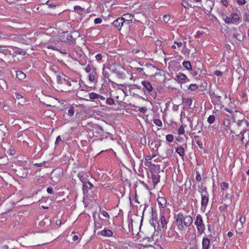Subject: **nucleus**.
Here are the masks:
<instances>
[{"mask_svg":"<svg viewBox=\"0 0 249 249\" xmlns=\"http://www.w3.org/2000/svg\"><path fill=\"white\" fill-rule=\"evenodd\" d=\"M101 235L104 236L111 237L113 235V232L109 230L105 229L101 231Z\"/></svg>","mask_w":249,"mask_h":249,"instance_id":"nucleus-23","label":"nucleus"},{"mask_svg":"<svg viewBox=\"0 0 249 249\" xmlns=\"http://www.w3.org/2000/svg\"><path fill=\"white\" fill-rule=\"evenodd\" d=\"M16 77L19 80H22L25 78L26 75L22 71H18L16 72Z\"/></svg>","mask_w":249,"mask_h":249,"instance_id":"nucleus-28","label":"nucleus"},{"mask_svg":"<svg viewBox=\"0 0 249 249\" xmlns=\"http://www.w3.org/2000/svg\"><path fill=\"white\" fill-rule=\"evenodd\" d=\"M133 18V17L132 15L127 13L124 14L123 17L121 18H123V20H124V23H125V21H132Z\"/></svg>","mask_w":249,"mask_h":249,"instance_id":"nucleus-27","label":"nucleus"},{"mask_svg":"<svg viewBox=\"0 0 249 249\" xmlns=\"http://www.w3.org/2000/svg\"><path fill=\"white\" fill-rule=\"evenodd\" d=\"M210 245V239L206 237H203L202 241V249H209Z\"/></svg>","mask_w":249,"mask_h":249,"instance_id":"nucleus-17","label":"nucleus"},{"mask_svg":"<svg viewBox=\"0 0 249 249\" xmlns=\"http://www.w3.org/2000/svg\"><path fill=\"white\" fill-rule=\"evenodd\" d=\"M74 11L76 12L79 13L80 12H84L85 9L81 7L80 6L75 5L74 6Z\"/></svg>","mask_w":249,"mask_h":249,"instance_id":"nucleus-41","label":"nucleus"},{"mask_svg":"<svg viewBox=\"0 0 249 249\" xmlns=\"http://www.w3.org/2000/svg\"><path fill=\"white\" fill-rule=\"evenodd\" d=\"M9 48L12 49V50L13 51V54H14L15 56L18 55V54L24 55H25V54L26 53L25 51H24L22 49L17 48V47L10 46Z\"/></svg>","mask_w":249,"mask_h":249,"instance_id":"nucleus-16","label":"nucleus"},{"mask_svg":"<svg viewBox=\"0 0 249 249\" xmlns=\"http://www.w3.org/2000/svg\"><path fill=\"white\" fill-rule=\"evenodd\" d=\"M175 80L180 84H184L190 81V79L184 73L179 72L176 75Z\"/></svg>","mask_w":249,"mask_h":249,"instance_id":"nucleus-10","label":"nucleus"},{"mask_svg":"<svg viewBox=\"0 0 249 249\" xmlns=\"http://www.w3.org/2000/svg\"><path fill=\"white\" fill-rule=\"evenodd\" d=\"M15 97L17 99H19L23 98L22 96L18 92H15Z\"/></svg>","mask_w":249,"mask_h":249,"instance_id":"nucleus-63","label":"nucleus"},{"mask_svg":"<svg viewBox=\"0 0 249 249\" xmlns=\"http://www.w3.org/2000/svg\"><path fill=\"white\" fill-rule=\"evenodd\" d=\"M51 224V221L48 219L46 218L43 219L39 223V226L40 227H43L44 228H46L48 226H50Z\"/></svg>","mask_w":249,"mask_h":249,"instance_id":"nucleus-18","label":"nucleus"},{"mask_svg":"<svg viewBox=\"0 0 249 249\" xmlns=\"http://www.w3.org/2000/svg\"><path fill=\"white\" fill-rule=\"evenodd\" d=\"M47 192L48 193H49L50 194H53V193H54L53 189L51 186H50V187L47 188Z\"/></svg>","mask_w":249,"mask_h":249,"instance_id":"nucleus-61","label":"nucleus"},{"mask_svg":"<svg viewBox=\"0 0 249 249\" xmlns=\"http://www.w3.org/2000/svg\"><path fill=\"white\" fill-rule=\"evenodd\" d=\"M176 151L178 153V154L181 157H183L185 155V151L184 147L183 145L179 146L176 148Z\"/></svg>","mask_w":249,"mask_h":249,"instance_id":"nucleus-22","label":"nucleus"},{"mask_svg":"<svg viewBox=\"0 0 249 249\" xmlns=\"http://www.w3.org/2000/svg\"><path fill=\"white\" fill-rule=\"evenodd\" d=\"M67 40L71 44H75L76 43L75 39L72 37V36L71 35H68L67 36Z\"/></svg>","mask_w":249,"mask_h":249,"instance_id":"nucleus-35","label":"nucleus"},{"mask_svg":"<svg viewBox=\"0 0 249 249\" xmlns=\"http://www.w3.org/2000/svg\"><path fill=\"white\" fill-rule=\"evenodd\" d=\"M139 111L142 113H144L147 111V108L146 107H141L139 108Z\"/></svg>","mask_w":249,"mask_h":249,"instance_id":"nucleus-60","label":"nucleus"},{"mask_svg":"<svg viewBox=\"0 0 249 249\" xmlns=\"http://www.w3.org/2000/svg\"><path fill=\"white\" fill-rule=\"evenodd\" d=\"M95 70V68L90 64H88L85 68V71L87 73H89Z\"/></svg>","mask_w":249,"mask_h":249,"instance_id":"nucleus-32","label":"nucleus"},{"mask_svg":"<svg viewBox=\"0 0 249 249\" xmlns=\"http://www.w3.org/2000/svg\"><path fill=\"white\" fill-rule=\"evenodd\" d=\"M157 201L159 205L164 208L166 206V199L164 197H158Z\"/></svg>","mask_w":249,"mask_h":249,"instance_id":"nucleus-21","label":"nucleus"},{"mask_svg":"<svg viewBox=\"0 0 249 249\" xmlns=\"http://www.w3.org/2000/svg\"><path fill=\"white\" fill-rule=\"evenodd\" d=\"M74 108L73 107H71L68 110V114L69 116L71 117L74 115Z\"/></svg>","mask_w":249,"mask_h":249,"instance_id":"nucleus-44","label":"nucleus"},{"mask_svg":"<svg viewBox=\"0 0 249 249\" xmlns=\"http://www.w3.org/2000/svg\"><path fill=\"white\" fill-rule=\"evenodd\" d=\"M102 22V19L100 18H95L94 20V23L95 24L101 23Z\"/></svg>","mask_w":249,"mask_h":249,"instance_id":"nucleus-53","label":"nucleus"},{"mask_svg":"<svg viewBox=\"0 0 249 249\" xmlns=\"http://www.w3.org/2000/svg\"><path fill=\"white\" fill-rule=\"evenodd\" d=\"M213 74L217 76H221L223 74V72L219 70H215L213 72Z\"/></svg>","mask_w":249,"mask_h":249,"instance_id":"nucleus-54","label":"nucleus"},{"mask_svg":"<svg viewBox=\"0 0 249 249\" xmlns=\"http://www.w3.org/2000/svg\"><path fill=\"white\" fill-rule=\"evenodd\" d=\"M105 103L109 105H112L115 104V102L112 98H107L105 100Z\"/></svg>","mask_w":249,"mask_h":249,"instance_id":"nucleus-42","label":"nucleus"},{"mask_svg":"<svg viewBox=\"0 0 249 249\" xmlns=\"http://www.w3.org/2000/svg\"><path fill=\"white\" fill-rule=\"evenodd\" d=\"M160 224L163 228H166L167 221L163 215V213L160 214Z\"/></svg>","mask_w":249,"mask_h":249,"instance_id":"nucleus-25","label":"nucleus"},{"mask_svg":"<svg viewBox=\"0 0 249 249\" xmlns=\"http://www.w3.org/2000/svg\"><path fill=\"white\" fill-rule=\"evenodd\" d=\"M237 4L239 5H243L247 2L246 0H236Z\"/></svg>","mask_w":249,"mask_h":249,"instance_id":"nucleus-52","label":"nucleus"},{"mask_svg":"<svg viewBox=\"0 0 249 249\" xmlns=\"http://www.w3.org/2000/svg\"><path fill=\"white\" fill-rule=\"evenodd\" d=\"M153 123L157 126H162V122L161 121L158 119H154L153 120Z\"/></svg>","mask_w":249,"mask_h":249,"instance_id":"nucleus-46","label":"nucleus"},{"mask_svg":"<svg viewBox=\"0 0 249 249\" xmlns=\"http://www.w3.org/2000/svg\"><path fill=\"white\" fill-rule=\"evenodd\" d=\"M141 83L143 87L144 91H145V89L146 90L151 97L155 99L157 96V92L155 89H153L151 83L148 81H142Z\"/></svg>","mask_w":249,"mask_h":249,"instance_id":"nucleus-7","label":"nucleus"},{"mask_svg":"<svg viewBox=\"0 0 249 249\" xmlns=\"http://www.w3.org/2000/svg\"><path fill=\"white\" fill-rule=\"evenodd\" d=\"M94 225L96 229H101L102 228V223L99 222H96L94 220Z\"/></svg>","mask_w":249,"mask_h":249,"instance_id":"nucleus-51","label":"nucleus"},{"mask_svg":"<svg viewBox=\"0 0 249 249\" xmlns=\"http://www.w3.org/2000/svg\"><path fill=\"white\" fill-rule=\"evenodd\" d=\"M151 178L154 186L157 185L160 182V176L158 174L152 173L151 174Z\"/></svg>","mask_w":249,"mask_h":249,"instance_id":"nucleus-20","label":"nucleus"},{"mask_svg":"<svg viewBox=\"0 0 249 249\" xmlns=\"http://www.w3.org/2000/svg\"><path fill=\"white\" fill-rule=\"evenodd\" d=\"M176 220L178 229L181 231L185 230L184 226L189 227L193 222L190 215H184L181 213H178L176 216Z\"/></svg>","mask_w":249,"mask_h":249,"instance_id":"nucleus-1","label":"nucleus"},{"mask_svg":"<svg viewBox=\"0 0 249 249\" xmlns=\"http://www.w3.org/2000/svg\"><path fill=\"white\" fill-rule=\"evenodd\" d=\"M237 136L241 138V141L242 143L247 144L249 142V130H243Z\"/></svg>","mask_w":249,"mask_h":249,"instance_id":"nucleus-9","label":"nucleus"},{"mask_svg":"<svg viewBox=\"0 0 249 249\" xmlns=\"http://www.w3.org/2000/svg\"><path fill=\"white\" fill-rule=\"evenodd\" d=\"M183 103L184 105L188 107H190L192 104L193 100L191 98H183Z\"/></svg>","mask_w":249,"mask_h":249,"instance_id":"nucleus-30","label":"nucleus"},{"mask_svg":"<svg viewBox=\"0 0 249 249\" xmlns=\"http://www.w3.org/2000/svg\"><path fill=\"white\" fill-rule=\"evenodd\" d=\"M0 53L7 55L11 54V51L7 49L6 46L0 45Z\"/></svg>","mask_w":249,"mask_h":249,"instance_id":"nucleus-29","label":"nucleus"},{"mask_svg":"<svg viewBox=\"0 0 249 249\" xmlns=\"http://www.w3.org/2000/svg\"><path fill=\"white\" fill-rule=\"evenodd\" d=\"M10 36V35L6 32L0 31V39L8 38Z\"/></svg>","mask_w":249,"mask_h":249,"instance_id":"nucleus-37","label":"nucleus"},{"mask_svg":"<svg viewBox=\"0 0 249 249\" xmlns=\"http://www.w3.org/2000/svg\"><path fill=\"white\" fill-rule=\"evenodd\" d=\"M182 66L187 70H192V65L189 61H183L182 63Z\"/></svg>","mask_w":249,"mask_h":249,"instance_id":"nucleus-31","label":"nucleus"},{"mask_svg":"<svg viewBox=\"0 0 249 249\" xmlns=\"http://www.w3.org/2000/svg\"><path fill=\"white\" fill-rule=\"evenodd\" d=\"M195 224L196 226L197 230L199 234L202 233L205 230V225L203 223L202 217L200 214H197Z\"/></svg>","mask_w":249,"mask_h":249,"instance_id":"nucleus-8","label":"nucleus"},{"mask_svg":"<svg viewBox=\"0 0 249 249\" xmlns=\"http://www.w3.org/2000/svg\"><path fill=\"white\" fill-rule=\"evenodd\" d=\"M239 221L242 225H243L246 221V218L245 216H241L239 218Z\"/></svg>","mask_w":249,"mask_h":249,"instance_id":"nucleus-62","label":"nucleus"},{"mask_svg":"<svg viewBox=\"0 0 249 249\" xmlns=\"http://www.w3.org/2000/svg\"><path fill=\"white\" fill-rule=\"evenodd\" d=\"M95 57L97 61H100L103 58V55L101 53H98L95 55Z\"/></svg>","mask_w":249,"mask_h":249,"instance_id":"nucleus-55","label":"nucleus"},{"mask_svg":"<svg viewBox=\"0 0 249 249\" xmlns=\"http://www.w3.org/2000/svg\"><path fill=\"white\" fill-rule=\"evenodd\" d=\"M194 140L198 146L199 148L201 149H203V142L200 140V138L199 136L196 135L194 136Z\"/></svg>","mask_w":249,"mask_h":249,"instance_id":"nucleus-24","label":"nucleus"},{"mask_svg":"<svg viewBox=\"0 0 249 249\" xmlns=\"http://www.w3.org/2000/svg\"><path fill=\"white\" fill-rule=\"evenodd\" d=\"M184 133V128L182 125H181L178 129V134L183 135Z\"/></svg>","mask_w":249,"mask_h":249,"instance_id":"nucleus-48","label":"nucleus"},{"mask_svg":"<svg viewBox=\"0 0 249 249\" xmlns=\"http://www.w3.org/2000/svg\"><path fill=\"white\" fill-rule=\"evenodd\" d=\"M153 158V156H152L151 155H147L144 157L145 160L147 161L152 160Z\"/></svg>","mask_w":249,"mask_h":249,"instance_id":"nucleus-64","label":"nucleus"},{"mask_svg":"<svg viewBox=\"0 0 249 249\" xmlns=\"http://www.w3.org/2000/svg\"><path fill=\"white\" fill-rule=\"evenodd\" d=\"M120 68H123V67L116 63H109L107 66V69L109 71L112 73L115 74L117 78L124 79L125 77V73L120 71L119 70Z\"/></svg>","mask_w":249,"mask_h":249,"instance_id":"nucleus-4","label":"nucleus"},{"mask_svg":"<svg viewBox=\"0 0 249 249\" xmlns=\"http://www.w3.org/2000/svg\"><path fill=\"white\" fill-rule=\"evenodd\" d=\"M181 4L182 6L187 9H189V7H192V5L190 4L186 0H182Z\"/></svg>","mask_w":249,"mask_h":249,"instance_id":"nucleus-36","label":"nucleus"},{"mask_svg":"<svg viewBox=\"0 0 249 249\" xmlns=\"http://www.w3.org/2000/svg\"><path fill=\"white\" fill-rule=\"evenodd\" d=\"M198 192L201 196V210L204 212L209 201V194L206 186L198 187Z\"/></svg>","mask_w":249,"mask_h":249,"instance_id":"nucleus-2","label":"nucleus"},{"mask_svg":"<svg viewBox=\"0 0 249 249\" xmlns=\"http://www.w3.org/2000/svg\"><path fill=\"white\" fill-rule=\"evenodd\" d=\"M170 17L169 15H165L163 17V19L165 23H167L170 20Z\"/></svg>","mask_w":249,"mask_h":249,"instance_id":"nucleus-50","label":"nucleus"},{"mask_svg":"<svg viewBox=\"0 0 249 249\" xmlns=\"http://www.w3.org/2000/svg\"><path fill=\"white\" fill-rule=\"evenodd\" d=\"M101 213L104 217L107 218H109V215L108 213L106 211L103 210L101 212Z\"/></svg>","mask_w":249,"mask_h":249,"instance_id":"nucleus-58","label":"nucleus"},{"mask_svg":"<svg viewBox=\"0 0 249 249\" xmlns=\"http://www.w3.org/2000/svg\"><path fill=\"white\" fill-rule=\"evenodd\" d=\"M174 140V136L172 134H168L166 135V140L169 142H172Z\"/></svg>","mask_w":249,"mask_h":249,"instance_id":"nucleus-43","label":"nucleus"},{"mask_svg":"<svg viewBox=\"0 0 249 249\" xmlns=\"http://www.w3.org/2000/svg\"><path fill=\"white\" fill-rule=\"evenodd\" d=\"M196 180H197V181H200L201 180L202 178H201L200 173L198 172H197L196 173Z\"/></svg>","mask_w":249,"mask_h":249,"instance_id":"nucleus-59","label":"nucleus"},{"mask_svg":"<svg viewBox=\"0 0 249 249\" xmlns=\"http://www.w3.org/2000/svg\"><path fill=\"white\" fill-rule=\"evenodd\" d=\"M44 47L48 49H52L54 51H58L62 53L66 54V53H63L55 45L51 44L50 43H48L45 44Z\"/></svg>","mask_w":249,"mask_h":249,"instance_id":"nucleus-19","label":"nucleus"},{"mask_svg":"<svg viewBox=\"0 0 249 249\" xmlns=\"http://www.w3.org/2000/svg\"><path fill=\"white\" fill-rule=\"evenodd\" d=\"M223 19L227 24L237 25L240 21V16L236 13H232L229 16L223 15Z\"/></svg>","mask_w":249,"mask_h":249,"instance_id":"nucleus-5","label":"nucleus"},{"mask_svg":"<svg viewBox=\"0 0 249 249\" xmlns=\"http://www.w3.org/2000/svg\"><path fill=\"white\" fill-rule=\"evenodd\" d=\"M236 62L237 66L238 67L237 71H238L239 72H240L241 71L243 70L242 68L240 69V67L241 66L240 61L239 60H237L236 61Z\"/></svg>","mask_w":249,"mask_h":249,"instance_id":"nucleus-57","label":"nucleus"},{"mask_svg":"<svg viewBox=\"0 0 249 249\" xmlns=\"http://www.w3.org/2000/svg\"><path fill=\"white\" fill-rule=\"evenodd\" d=\"M56 81L59 84H64V81H66V79L62 77L60 75H57Z\"/></svg>","mask_w":249,"mask_h":249,"instance_id":"nucleus-38","label":"nucleus"},{"mask_svg":"<svg viewBox=\"0 0 249 249\" xmlns=\"http://www.w3.org/2000/svg\"><path fill=\"white\" fill-rule=\"evenodd\" d=\"M149 222L151 225L155 229L156 225L158 224V214L156 211H154L153 209H152L151 218L150 219Z\"/></svg>","mask_w":249,"mask_h":249,"instance_id":"nucleus-12","label":"nucleus"},{"mask_svg":"<svg viewBox=\"0 0 249 249\" xmlns=\"http://www.w3.org/2000/svg\"><path fill=\"white\" fill-rule=\"evenodd\" d=\"M231 32L233 38L236 39L240 42L243 40V36L241 31H238L236 28H234L231 29Z\"/></svg>","mask_w":249,"mask_h":249,"instance_id":"nucleus-11","label":"nucleus"},{"mask_svg":"<svg viewBox=\"0 0 249 249\" xmlns=\"http://www.w3.org/2000/svg\"><path fill=\"white\" fill-rule=\"evenodd\" d=\"M88 97L89 98V99L86 98L85 99L86 100L90 101V100H94V99L97 100V99L99 97V94L92 92L89 93Z\"/></svg>","mask_w":249,"mask_h":249,"instance_id":"nucleus-26","label":"nucleus"},{"mask_svg":"<svg viewBox=\"0 0 249 249\" xmlns=\"http://www.w3.org/2000/svg\"><path fill=\"white\" fill-rule=\"evenodd\" d=\"M220 185L221 189L223 190L227 189L229 187V184L225 182H222Z\"/></svg>","mask_w":249,"mask_h":249,"instance_id":"nucleus-45","label":"nucleus"},{"mask_svg":"<svg viewBox=\"0 0 249 249\" xmlns=\"http://www.w3.org/2000/svg\"><path fill=\"white\" fill-rule=\"evenodd\" d=\"M243 18L244 21L249 22V13L247 12L245 13L243 15Z\"/></svg>","mask_w":249,"mask_h":249,"instance_id":"nucleus-47","label":"nucleus"},{"mask_svg":"<svg viewBox=\"0 0 249 249\" xmlns=\"http://www.w3.org/2000/svg\"><path fill=\"white\" fill-rule=\"evenodd\" d=\"M198 88V86L196 84H191L189 85L188 88V89L191 91H195Z\"/></svg>","mask_w":249,"mask_h":249,"instance_id":"nucleus-39","label":"nucleus"},{"mask_svg":"<svg viewBox=\"0 0 249 249\" xmlns=\"http://www.w3.org/2000/svg\"><path fill=\"white\" fill-rule=\"evenodd\" d=\"M228 207V205L226 204H224L222 206H220L219 207L218 209L220 211H225Z\"/></svg>","mask_w":249,"mask_h":249,"instance_id":"nucleus-56","label":"nucleus"},{"mask_svg":"<svg viewBox=\"0 0 249 249\" xmlns=\"http://www.w3.org/2000/svg\"><path fill=\"white\" fill-rule=\"evenodd\" d=\"M107 70H108L107 69V67H105L104 66L103 67V75L105 76V77L106 78L109 79L108 78L109 77V74ZM108 81H110V80L109 79H108Z\"/></svg>","mask_w":249,"mask_h":249,"instance_id":"nucleus-33","label":"nucleus"},{"mask_svg":"<svg viewBox=\"0 0 249 249\" xmlns=\"http://www.w3.org/2000/svg\"><path fill=\"white\" fill-rule=\"evenodd\" d=\"M210 96L213 105H220L221 104V96L217 95L214 92L211 93Z\"/></svg>","mask_w":249,"mask_h":249,"instance_id":"nucleus-13","label":"nucleus"},{"mask_svg":"<svg viewBox=\"0 0 249 249\" xmlns=\"http://www.w3.org/2000/svg\"><path fill=\"white\" fill-rule=\"evenodd\" d=\"M94 187L89 181H87L83 184L82 191L84 197L89 198L92 196Z\"/></svg>","mask_w":249,"mask_h":249,"instance_id":"nucleus-6","label":"nucleus"},{"mask_svg":"<svg viewBox=\"0 0 249 249\" xmlns=\"http://www.w3.org/2000/svg\"><path fill=\"white\" fill-rule=\"evenodd\" d=\"M106 98L102 96V95H101L100 94H99V97L97 99V101L101 104H102V102H103V101H105L106 100Z\"/></svg>","mask_w":249,"mask_h":249,"instance_id":"nucleus-49","label":"nucleus"},{"mask_svg":"<svg viewBox=\"0 0 249 249\" xmlns=\"http://www.w3.org/2000/svg\"><path fill=\"white\" fill-rule=\"evenodd\" d=\"M103 128L97 124H93L89 129L88 134L90 138H97L99 136L103 133ZM104 137H100L99 138H95L94 140L102 141Z\"/></svg>","mask_w":249,"mask_h":249,"instance_id":"nucleus-3","label":"nucleus"},{"mask_svg":"<svg viewBox=\"0 0 249 249\" xmlns=\"http://www.w3.org/2000/svg\"><path fill=\"white\" fill-rule=\"evenodd\" d=\"M89 80L90 82H93L95 79V76L96 75V70L91 72H89Z\"/></svg>","mask_w":249,"mask_h":249,"instance_id":"nucleus-34","label":"nucleus"},{"mask_svg":"<svg viewBox=\"0 0 249 249\" xmlns=\"http://www.w3.org/2000/svg\"><path fill=\"white\" fill-rule=\"evenodd\" d=\"M77 177L83 184L85 183H87L88 181L87 180L89 178V174L88 173L85 172L84 171H80L77 174Z\"/></svg>","mask_w":249,"mask_h":249,"instance_id":"nucleus-14","label":"nucleus"},{"mask_svg":"<svg viewBox=\"0 0 249 249\" xmlns=\"http://www.w3.org/2000/svg\"><path fill=\"white\" fill-rule=\"evenodd\" d=\"M124 23V20H123V18H117L113 22V25L119 31L121 30V28Z\"/></svg>","mask_w":249,"mask_h":249,"instance_id":"nucleus-15","label":"nucleus"},{"mask_svg":"<svg viewBox=\"0 0 249 249\" xmlns=\"http://www.w3.org/2000/svg\"><path fill=\"white\" fill-rule=\"evenodd\" d=\"M215 119V117L213 115H211L209 116L207 119V122L210 124H213L214 123Z\"/></svg>","mask_w":249,"mask_h":249,"instance_id":"nucleus-40","label":"nucleus"}]
</instances>
